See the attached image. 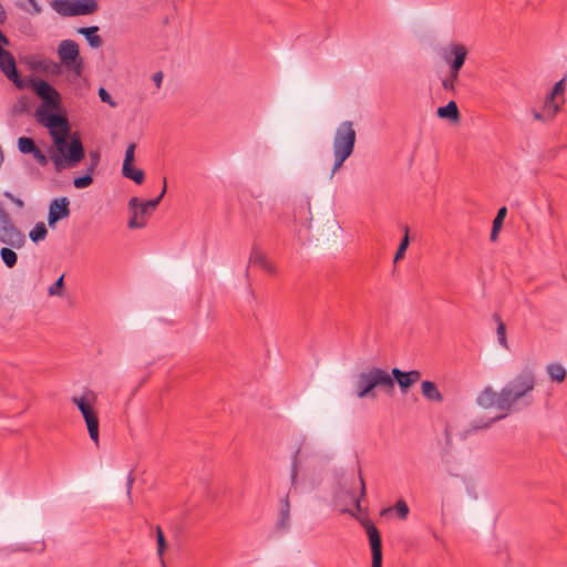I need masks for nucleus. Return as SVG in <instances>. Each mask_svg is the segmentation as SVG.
I'll list each match as a JSON object with an SVG mask.
<instances>
[{
    "instance_id": "obj_1",
    "label": "nucleus",
    "mask_w": 567,
    "mask_h": 567,
    "mask_svg": "<svg viewBox=\"0 0 567 567\" xmlns=\"http://www.w3.org/2000/svg\"><path fill=\"white\" fill-rule=\"evenodd\" d=\"M29 86L42 100V105L37 109L35 115L40 124L50 131L54 148L50 150V158L56 171L75 167L85 156L82 142L73 135L68 143L70 124L65 116L50 113L49 110L60 107L59 92L47 81L38 78L29 80Z\"/></svg>"
},
{
    "instance_id": "obj_2",
    "label": "nucleus",
    "mask_w": 567,
    "mask_h": 567,
    "mask_svg": "<svg viewBox=\"0 0 567 567\" xmlns=\"http://www.w3.org/2000/svg\"><path fill=\"white\" fill-rule=\"evenodd\" d=\"M536 375L533 369L526 368L502 388V402L507 412L529 408L534 403Z\"/></svg>"
},
{
    "instance_id": "obj_3",
    "label": "nucleus",
    "mask_w": 567,
    "mask_h": 567,
    "mask_svg": "<svg viewBox=\"0 0 567 567\" xmlns=\"http://www.w3.org/2000/svg\"><path fill=\"white\" fill-rule=\"evenodd\" d=\"M355 140L357 132L351 121H344L338 125L332 142L334 163L331 169V177L353 153Z\"/></svg>"
},
{
    "instance_id": "obj_4",
    "label": "nucleus",
    "mask_w": 567,
    "mask_h": 567,
    "mask_svg": "<svg viewBox=\"0 0 567 567\" xmlns=\"http://www.w3.org/2000/svg\"><path fill=\"white\" fill-rule=\"evenodd\" d=\"M375 388H382L388 392L394 390V381L385 369L373 367L369 371L358 374L355 381L357 398H375L373 391Z\"/></svg>"
},
{
    "instance_id": "obj_5",
    "label": "nucleus",
    "mask_w": 567,
    "mask_h": 567,
    "mask_svg": "<svg viewBox=\"0 0 567 567\" xmlns=\"http://www.w3.org/2000/svg\"><path fill=\"white\" fill-rule=\"evenodd\" d=\"M96 395L93 391H86L81 396H73L72 402L78 406L85 420L91 440L99 444V419L93 408Z\"/></svg>"
},
{
    "instance_id": "obj_6",
    "label": "nucleus",
    "mask_w": 567,
    "mask_h": 567,
    "mask_svg": "<svg viewBox=\"0 0 567 567\" xmlns=\"http://www.w3.org/2000/svg\"><path fill=\"white\" fill-rule=\"evenodd\" d=\"M0 243L20 249L25 244V235L16 225L9 212L0 203Z\"/></svg>"
},
{
    "instance_id": "obj_7",
    "label": "nucleus",
    "mask_w": 567,
    "mask_h": 567,
    "mask_svg": "<svg viewBox=\"0 0 567 567\" xmlns=\"http://www.w3.org/2000/svg\"><path fill=\"white\" fill-rule=\"evenodd\" d=\"M476 403L484 408V409H491L496 408L497 410L504 412L502 415H498L494 419H491L486 423H478L474 422L472 425L473 430H483L488 427L494 421L501 420L505 417L507 412V406L502 402V390L499 392H496L493 390L492 386H486L476 398Z\"/></svg>"
},
{
    "instance_id": "obj_8",
    "label": "nucleus",
    "mask_w": 567,
    "mask_h": 567,
    "mask_svg": "<svg viewBox=\"0 0 567 567\" xmlns=\"http://www.w3.org/2000/svg\"><path fill=\"white\" fill-rule=\"evenodd\" d=\"M51 7L63 17L93 14L99 9L96 0H53Z\"/></svg>"
},
{
    "instance_id": "obj_9",
    "label": "nucleus",
    "mask_w": 567,
    "mask_h": 567,
    "mask_svg": "<svg viewBox=\"0 0 567 567\" xmlns=\"http://www.w3.org/2000/svg\"><path fill=\"white\" fill-rule=\"evenodd\" d=\"M58 54L63 64L68 69H74L78 74L82 70V60L80 59L79 45L74 40H63L59 44Z\"/></svg>"
},
{
    "instance_id": "obj_10",
    "label": "nucleus",
    "mask_w": 567,
    "mask_h": 567,
    "mask_svg": "<svg viewBox=\"0 0 567 567\" xmlns=\"http://www.w3.org/2000/svg\"><path fill=\"white\" fill-rule=\"evenodd\" d=\"M467 49L464 44L452 43L442 52L444 62L450 66V71L458 72L465 63L467 56Z\"/></svg>"
},
{
    "instance_id": "obj_11",
    "label": "nucleus",
    "mask_w": 567,
    "mask_h": 567,
    "mask_svg": "<svg viewBox=\"0 0 567 567\" xmlns=\"http://www.w3.org/2000/svg\"><path fill=\"white\" fill-rule=\"evenodd\" d=\"M0 70L1 72L13 82V84L22 90L27 86L24 80L21 79L13 55L6 49L0 47Z\"/></svg>"
},
{
    "instance_id": "obj_12",
    "label": "nucleus",
    "mask_w": 567,
    "mask_h": 567,
    "mask_svg": "<svg viewBox=\"0 0 567 567\" xmlns=\"http://www.w3.org/2000/svg\"><path fill=\"white\" fill-rule=\"evenodd\" d=\"M128 208L132 215L128 219L127 227L130 229L144 228L147 224L146 216L150 215L151 213L144 206L141 205V202L137 197H132L128 200Z\"/></svg>"
},
{
    "instance_id": "obj_13",
    "label": "nucleus",
    "mask_w": 567,
    "mask_h": 567,
    "mask_svg": "<svg viewBox=\"0 0 567 567\" xmlns=\"http://www.w3.org/2000/svg\"><path fill=\"white\" fill-rule=\"evenodd\" d=\"M365 532L368 534L371 551H372V566L382 567V545L381 536L378 528L371 522L364 524Z\"/></svg>"
},
{
    "instance_id": "obj_14",
    "label": "nucleus",
    "mask_w": 567,
    "mask_h": 567,
    "mask_svg": "<svg viewBox=\"0 0 567 567\" xmlns=\"http://www.w3.org/2000/svg\"><path fill=\"white\" fill-rule=\"evenodd\" d=\"M68 197L54 198L49 205L48 225L53 227L59 220L70 216Z\"/></svg>"
},
{
    "instance_id": "obj_15",
    "label": "nucleus",
    "mask_w": 567,
    "mask_h": 567,
    "mask_svg": "<svg viewBox=\"0 0 567 567\" xmlns=\"http://www.w3.org/2000/svg\"><path fill=\"white\" fill-rule=\"evenodd\" d=\"M250 266H259L268 274H276V267L267 259L266 255L257 246H252L251 248L248 267L246 269V277L249 276Z\"/></svg>"
},
{
    "instance_id": "obj_16",
    "label": "nucleus",
    "mask_w": 567,
    "mask_h": 567,
    "mask_svg": "<svg viewBox=\"0 0 567 567\" xmlns=\"http://www.w3.org/2000/svg\"><path fill=\"white\" fill-rule=\"evenodd\" d=\"M565 91V79L558 81L555 85L550 94L545 100V112L547 117H555L557 112L559 111V103L556 99L561 95Z\"/></svg>"
},
{
    "instance_id": "obj_17",
    "label": "nucleus",
    "mask_w": 567,
    "mask_h": 567,
    "mask_svg": "<svg viewBox=\"0 0 567 567\" xmlns=\"http://www.w3.org/2000/svg\"><path fill=\"white\" fill-rule=\"evenodd\" d=\"M423 396L431 402H443L444 398L437 385L433 381L425 380L421 383Z\"/></svg>"
},
{
    "instance_id": "obj_18",
    "label": "nucleus",
    "mask_w": 567,
    "mask_h": 567,
    "mask_svg": "<svg viewBox=\"0 0 567 567\" xmlns=\"http://www.w3.org/2000/svg\"><path fill=\"white\" fill-rule=\"evenodd\" d=\"M436 114L440 118L450 120L453 123H458L461 120V114L455 101H450L445 106H440L436 111Z\"/></svg>"
},
{
    "instance_id": "obj_19",
    "label": "nucleus",
    "mask_w": 567,
    "mask_h": 567,
    "mask_svg": "<svg viewBox=\"0 0 567 567\" xmlns=\"http://www.w3.org/2000/svg\"><path fill=\"white\" fill-rule=\"evenodd\" d=\"M99 31V27H85L80 28L78 32L85 37L89 45L94 49H99L102 45V39L96 34Z\"/></svg>"
},
{
    "instance_id": "obj_20",
    "label": "nucleus",
    "mask_w": 567,
    "mask_h": 567,
    "mask_svg": "<svg viewBox=\"0 0 567 567\" xmlns=\"http://www.w3.org/2000/svg\"><path fill=\"white\" fill-rule=\"evenodd\" d=\"M390 375L393 379L394 383L396 382L399 384L400 391L403 394H405L409 391V389L413 385L405 371H402L399 368H393L391 370Z\"/></svg>"
},
{
    "instance_id": "obj_21",
    "label": "nucleus",
    "mask_w": 567,
    "mask_h": 567,
    "mask_svg": "<svg viewBox=\"0 0 567 567\" xmlns=\"http://www.w3.org/2000/svg\"><path fill=\"white\" fill-rule=\"evenodd\" d=\"M546 371L553 382L561 383L566 379V369L560 363H549Z\"/></svg>"
},
{
    "instance_id": "obj_22",
    "label": "nucleus",
    "mask_w": 567,
    "mask_h": 567,
    "mask_svg": "<svg viewBox=\"0 0 567 567\" xmlns=\"http://www.w3.org/2000/svg\"><path fill=\"white\" fill-rule=\"evenodd\" d=\"M507 214V208L505 206L501 207L493 220L492 231H491V240L495 241L498 237V233L503 226L504 219Z\"/></svg>"
},
{
    "instance_id": "obj_23",
    "label": "nucleus",
    "mask_w": 567,
    "mask_h": 567,
    "mask_svg": "<svg viewBox=\"0 0 567 567\" xmlns=\"http://www.w3.org/2000/svg\"><path fill=\"white\" fill-rule=\"evenodd\" d=\"M122 174L124 177L134 181L136 184H142L144 181V172L140 168L130 165H123Z\"/></svg>"
},
{
    "instance_id": "obj_24",
    "label": "nucleus",
    "mask_w": 567,
    "mask_h": 567,
    "mask_svg": "<svg viewBox=\"0 0 567 567\" xmlns=\"http://www.w3.org/2000/svg\"><path fill=\"white\" fill-rule=\"evenodd\" d=\"M13 249L14 248L9 247V246L2 247L0 249L1 260L8 268H13L18 261V255L16 254V251Z\"/></svg>"
},
{
    "instance_id": "obj_25",
    "label": "nucleus",
    "mask_w": 567,
    "mask_h": 567,
    "mask_svg": "<svg viewBox=\"0 0 567 567\" xmlns=\"http://www.w3.org/2000/svg\"><path fill=\"white\" fill-rule=\"evenodd\" d=\"M359 481H360V495L358 497H355L353 494L347 492V495L351 498V502L353 503L357 511L361 509L360 503H361V499L365 496V482L363 480L361 471H359Z\"/></svg>"
},
{
    "instance_id": "obj_26",
    "label": "nucleus",
    "mask_w": 567,
    "mask_h": 567,
    "mask_svg": "<svg viewBox=\"0 0 567 567\" xmlns=\"http://www.w3.org/2000/svg\"><path fill=\"white\" fill-rule=\"evenodd\" d=\"M18 148L22 154H31L37 146L31 137L23 136L18 140Z\"/></svg>"
},
{
    "instance_id": "obj_27",
    "label": "nucleus",
    "mask_w": 567,
    "mask_h": 567,
    "mask_svg": "<svg viewBox=\"0 0 567 567\" xmlns=\"http://www.w3.org/2000/svg\"><path fill=\"white\" fill-rule=\"evenodd\" d=\"M290 512V505L288 501V495L282 499V508L280 512V520H279V527L280 528H287L289 525V515Z\"/></svg>"
},
{
    "instance_id": "obj_28",
    "label": "nucleus",
    "mask_w": 567,
    "mask_h": 567,
    "mask_svg": "<svg viewBox=\"0 0 567 567\" xmlns=\"http://www.w3.org/2000/svg\"><path fill=\"white\" fill-rule=\"evenodd\" d=\"M48 235V230L43 223H38L34 228L30 231L29 237L32 241L37 243L43 240Z\"/></svg>"
},
{
    "instance_id": "obj_29",
    "label": "nucleus",
    "mask_w": 567,
    "mask_h": 567,
    "mask_svg": "<svg viewBox=\"0 0 567 567\" xmlns=\"http://www.w3.org/2000/svg\"><path fill=\"white\" fill-rule=\"evenodd\" d=\"M458 72L450 71L447 76L442 80V86L447 92L455 93V83L458 80Z\"/></svg>"
},
{
    "instance_id": "obj_30",
    "label": "nucleus",
    "mask_w": 567,
    "mask_h": 567,
    "mask_svg": "<svg viewBox=\"0 0 567 567\" xmlns=\"http://www.w3.org/2000/svg\"><path fill=\"white\" fill-rule=\"evenodd\" d=\"M408 247H409V229H408V227H405L404 236H403V238L398 247V250L395 252V256H394V262H398L399 260H401L404 257Z\"/></svg>"
},
{
    "instance_id": "obj_31",
    "label": "nucleus",
    "mask_w": 567,
    "mask_h": 567,
    "mask_svg": "<svg viewBox=\"0 0 567 567\" xmlns=\"http://www.w3.org/2000/svg\"><path fill=\"white\" fill-rule=\"evenodd\" d=\"M39 68H41L42 70L47 71V72H50L51 74H60L61 73V66L59 63L52 61V60H42L39 62L38 64Z\"/></svg>"
},
{
    "instance_id": "obj_32",
    "label": "nucleus",
    "mask_w": 567,
    "mask_h": 567,
    "mask_svg": "<svg viewBox=\"0 0 567 567\" xmlns=\"http://www.w3.org/2000/svg\"><path fill=\"white\" fill-rule=\"evenodd\" d=\"M92 175L93 173H89L86 169V173L83 176H79L73 179V186L78 189L89 187L93 183Z\"/></svg>"
},
{
    "instance_id": "obj_33",
    "label": "nucleus",
    "mask_w": 567,
    "mask_h": 567,
    "mask_svg": "<svg viewBox=\"0 0 567 567\" xmlns=\"http://www.w3.org/2000/svg\"><path fill=\"white\" fill-rule=\"evenodd\" d=\"M165 193H166V179L164 178V187H163L161 194L154 199L141 202V205L144 206L151 213L158 206V204L161 203Z\"/></svg>"
},
{
    "instance_id": "obj_34",
    "label": "nucleus",
    "mask_w": 567,
    "mask_h": 567,
    "mask_svg": "<svg viewBox=\"0 0 567 567\" xmlns=\"http://www.w3.org/2000/svg\"><path fill=\"white\" fill-rule=\"evenodd\" d=\"M63 288H64V275H61L60 278L49 287L48 289V295L53 297V296H59L61 297L63 295Z\"/></svg>"
},
{
    "instance_id": "obj_35",
    "label": "nucleus",
    "mask_w": 567,
    "mask_h": 567,
    "mask_svg": "<svg viewBox=\"0 0 567 567\" xmlns=\"http://www.w3.org/2000/svg\"><path fill=\"white\" fill-rule=\"evenodd\" d=\"M494 318L497 320V330H496V333H497V338H498V341L499 343L507 348V340H506V328H505V323L501 320L499 316L498 315H495Z\"/></svg>"
},
{
    "instance_id": "obj_36",
    "label": "nucleus",
    "mask_w": 567,
    "mask_h": 567,
    "mask_svg": "<svg viewBox=\"0 0 567 567\" xmlns=\"http://www.w3.org/2000/svg\"><path fill=\"white\" fill-rule=\"evenodd\" d=\"M156 540H157V555L159 556V558H162L164 555V551L167 547V544H166V540L164 537V533L159 526L156 527Z\"/></svg>"
},
{
    "instance_id": "obj_37",
    "label": "nucleus",
    "mask_w": 567,
    "mask_h": 567,
    "mask_svg": "<svg viewBox=\"0 0 567 567\" xmlns=\"http://www.w3.org/2000/svg\"><path fill=\"white\" fill-rule=\"evenodd\" d=\"M393 509L396 512L398 517H399L400 519H406V517H408V515H409V506H408V504H406V502H405V501H403V499H399V501L395 503V505H394Z\"/></svg>"
},
{
    "instance_id": "obj_38",
    "label": "nucleus",
    "mask_w": 567,
    "mask_h": 567,
    "mask_svg": "<svg viewBox=\"0 0 567 567\" xmlns=\"http://www.w3.org/2000/svg\"><path fill=\"white\" fill-rule=\"evenodd\" d=\"M89 157H90V165L87 166L86 169L89 171V173H94L100 163V154L96 151L90 152Z\"/></svg>"
},
{
    "instance_id": "obj_39",
    "label": "nucleus",
    "mask_w": 567,
    "mask_h": 567,
    "mask_svg": "<svg viewBox=\"0 0 567 567\" xmlns=\"http://www.w3.org/2000/svg\"><path fill=\"white\" fill-rule=\"evenodd\" d=\"M99 96L102 102L107 103L110 106L115 107L116 103L104 87L99 89Z\"/></svg>"
},
{
    "instance_id": "obj_40",
    "label": "nucleus",
    "mask_w": 567,
    "mask_h": 567,
    "mask_svg": "<svg viewBox=\"0 0 567 567\" xmlns=\"http://www.w3.org/2000/svg\"><path fill=\"white\" fill-rule=\"evenodd\" d=\"M135 144L134 143H131L127 148H126V152H125V158H124V162H123V165H130V164H133L134 162V153H135Z\"/></svg>"
},
{
    "instance_id": "obj_41",
    "label": "nucleus",
    "mask_w": 567,
    "mask_h": 567,
    "mask_svg": "<svg viewBox=\"0 0 567 567\" xmlns=\"http://www.w3.org/2000/svg\"><path fill=\"white\" fill-rule=\"evenodd\" d=\"M31 154L41 166H45L48 164L47 155L39 147H37Z\"/></svg>"
},
{
    "instance_id": "obj_42",
    "label": "nucleus",
    "mask_w": 567,
    "mask_h": 567,
    "mask_svg": "<svg viewBox=\"0 0 567 567\" xmlns=\"http://www.w3.org/2000/svg\"><path fill=\"white\" fill-rule=\"evenodd\" d=\"M300 453V450L298 449L292 457V464H291V481L295 483L296 477L298 475V455Z\"/></svg>"
},
{
    "instance_id": "obj_43",
    "label": "nucleus",
    "mask_w": 567,
    "mask_h": 567,
    "mask_svg": "<svg viewBox=\"0 0 567 567\" xmlns=\"http://www.w3.org/2000/svg\"><path fill=\"white\" fill-rule=\"evenodd\" d=\"M405 373L410 378V381L412 382V384L416 383L421 379V375H422L419 370H411Z\"/></svg>"
},
{
    "instance_id": "obj_44",
    "label": "nucleus",
    "mask_w": 567,
    "mask_h": 567,
    "mask_svg": "<svg viewBox=\"0 0 567 567\" xmlns=\"http://www.w3.org/2000/svg\"><path fill=\"white\" fill-rule=\"evenodd\" d=\"M31 7L30 13L39 14L41 12V7L38 4L37 0H27Z\"/></svg>"
},
{
    "instance_id": "obj_45",
    "label": "nucleus",
    "mask_w": 567,
    "mask_h": 567,
    "mask_svg": "<svg viewBox=\"0 0 567 567\" xmlns=\"http://www.w3.org/2000/svg\"><path fill=\"white\" fill-rule=\"evenodd\" d=\"M533 115H534V118L537 120V121H547V120H551L553 118V117H547V114L545 112V107L543 109V112L534 111Z\"/></svg>"
},
{
    "instance_id": "obj_46",
    "label": "nucleus",
    "mask_w": 567,
    "mask_h": 567,
    "mask_svg": "<svg viewBox=\"0 0 567 567\" xmlns=\"http://www.w3.org/2000/svg\"><path fill=\"white\" fill-rule=\"evenodd\" d=\"M153 81H154L156 87L159 89L162 85V81H163V72L162 71L155 72L153 74Z\"/></svg>"
},
{
    "instance_id": "obj_47",
    "label": "nucleus",
    "mask_w": 567,
    "mask_h": 567,
    "mask_svg": "<svg viewBox=\"0 0 567 567\" xmlns=\"http://www.w3.org/2000/svg\"><path fill=\"white\" fill-rule=\"evenodd\" d=\"M27 109V100L20 99L18 103L14 105L16 112H23Z\"/></svg>"
},
{
    "instance_id": "obj_48",
    "label": "nucleus",
    "mask_w": 567,
    "mask_h": 567,
    "mask_svg": "<svg viewBox=\"0 0 567 567\" xmlns=\"http://www.w3.org/2000/svg\"><path fill=\"white\" fill-rule=\"evenodd\" d=\"M133 483H134L133 476L128 475V477H127V495H131Z\"/></svg>"
},
{
    "instance_id": "obj_49",
    "label": "nucleus",
    "mask_w": 567,
    "mask_h": 567,
    "mask_svg": "<svg viewBox=\"0 0 567 567\" xmlns=\"http://www.w3.org/2000/svg\"><path fill=\"white\" fill-rule=\"evenodd\" d=\"M4 196H6V197H8V198H10L11 200L16 202L18 205H22V204H23V203H22V200H20V199H16V198L12 196V194H10V193H8V192H6V193H4Z\"/></svg>"
},
{
    "instance_id": "obj_50",
    "label": "nucleus",
    "mask_w": 567,
    "mask_h": 567,
    "mask_svg": "<svg viewBox=\"0 0 567 567\" xmlns=\"http://www.w3.org/2000/svg\"><path fill=\"white\" fill-rule=\"evenodd\" d=\"M299 209H301V210H303V209L310 210V204L307 202V203H305V205H300Z\"/></svg>"
},
{
    "instance_id": "obj_51",
    "label": "nucleus",
    "mask_w": 567,
    "mask_h": 567,
    "mask_svg": "<svg viewBox=\"0 0 567 567\" xmlns=\"http://www.w3.org/2000/svg\"><path fill=\"white\" fill-rule=\"evenodd\" d=\"M341 512L342 513H350L351 515L354 516V513L352 511L348 509V508H342Z\"/></svg>"
},
{
    "instance_id": "obj_52",
    "label": "nucleus",
    "mask_w": 567,
    "mask_h": 567,
    "mask_svg": "<svg viewBox=\"0 0 567 567\" xmlns=\"http://www.w3.org/2000/svg\"><path fill=\"white\" fill-rule=\"evenodd\" d=\"M159 560H161V566H162V567H166V564H165V561H164V558L162 557V558H159Z\"/></svg>"
},
{
    "instance_id": "obj_53",
    "label": "nucleus",
    "mask_w": 567,
    "mask_h": 567,
    "mask_svg": "<svg viewBox=\"0 0 567 567\" xmlns=\"http://www.w3.org/2000/svg\"><path fill=\"white\" fill-rule=\"evenodd\" d=\"M392 511V508H386L381 512L382 515L386 514L388 512Z\"/></svg>"
}]
</instances>
